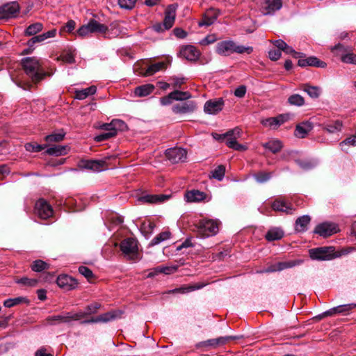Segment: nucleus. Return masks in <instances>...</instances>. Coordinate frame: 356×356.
Returning <instances> with one entry per match:
<instances>
[{
  "instance_id": "obj_1",
  "label": "nucleus",
  "mask_w": 356,
  "mask_h": 356,
  "mask_svg": "<svg viewBox=\"0 0 356 356\" xmlns=\"http://www.w3.org/2000/svg\"><path fill=\"white\" fill-rule=\"evenodd\" d=\"M22 66L25 74L34 84L39 83L47 75L42 67V60L36 57L24 58L22 60Z\"/></svg>"
},
{
  "instance_id": "obj_2",
  "label": "nucleus",
  "mask_w": 356,
  "mask_h": 356,
  "mask_svg": "<svg viewBox=\"0 0 356 356\" xmlns=\"http://www.w3.org/2000/svg\"><path fill=\"white\" fill-rule=\"evenodd\" d=\"M253 51L252 47L238 45L232 40L220 42L216 46V52L222 56H227L234 53L250 54Z\"/></svg>"
},
{
  "instance_id": "obj_3",
  "label": "nucleus",
  "mask_w": 356,
  "mask_h": 356,
  "mask_svg": "<svg viewBox=\"0 0 356 356\" xmlns=\"http://www.w3.org/2000/svg\"><path fill=\"white\" fill-rule=\"evenodd\" d=\"M101 128L106 132L101 134L95 138V140L97 142H102L115 136L118 131L126 129L127 125L124 121L115 119L110 123H105L102 124Z\"/></svg>"
},
{
  "instance_id": "obj_4",
  "label": "nucleus",
  "mask_w": 356,
  "mask_h": 356,
  "mask_svg": "<svg viewBox=\"0 0 356 356\" xmlns=\"http://www.w3.org/2000/svg\"><path fill=\"white\" fill-rule=\"evenodd\" d=\"M195 231L201 237H209L217 234L218 224L213 220H202L195 225Z\"/></svg>"
},
{
  "instance_id": "obj_5",
  "label": "nucleus",
  "mask_w": 356,
  "mask_h": 356,
  "mask_svg": "<svg viewBox=\"0 0 356 356\" xmlns=\"http://www.w3.org/2000/svg\"><path fill=\"white\" fill-rule=\"evenodd\" d=\"M242 135V130L238 127L230 129L227 131V136L225 138L226 145L236 151H245L248 147L244 145L239 144L237 139L241 138Z\"/></svg>"
},
{
  "instance_id": "obj_6",
  "label": "nucleus",
  "mask_w": 356,
  "mask_h": 356,
  "mask_svg": "<svg viewBox=\"0 0 356 356\" xmlns=\"http://www.w3.org/2000/svg\"><path fill=\"white\" fill-rule=\"evenodd\" d=\"M112 156H107L102 160H81L78 163V166L81 169L99 172L108 168L107 161Z\"/></svg>"
},
{
  "instance_id": "obj_7",
  "label": "nucleus",
  "mask_w": 356,
  "mask_h": 356,
  "mask_svg": "<svg viewBox=\"0 0 356 356\" xmlns=\"http://www.w3.org/2000/svg\"><path fill=\"white\" fill-rule=\"evenodd\" d=\"M309 256L314 260H330L335 257L334 248L330 246L313 248L309 250Z\"/></svg>"
},
{
  "instance_id": "obj_8",
  "label": "nucleus",
  "mask_w": 356,
  "mask_h": 356,
  "mask_svg": "<svg viewBox=\"0 0 356 356\" xmlns=\"http://www.w3.org/2000/svg\"><path fill=\"white\" fill-rule=\"evenodd\" d=\"M35 213L41 219L47 220L53 216L51 206L44 199H39L35 204Z\"/></svg>"
},
{
  "instance_id": "obj_9",
  "label": "nucleus",
  "mask_w": 356,
  "mask_h": 356,
  "mask_svg": "<svg viewBox=\"0 0 356 356\" xmlns=\"http://www.w3.org/2000/svg\"><path fill=\"white\" fill-rule=\"evenodd\" d=\"M283 0H264L260 10L264 15H273L282 8Z\"/></svg>"
},
{
  "instance_id": "obj_10",
  "label": "nucleus",
  "mask_w": 356,
  "mask_h": 356,
  "mask_svg": "<svg viewBox=\"0 0 356 356\" xmlns=\"http://www.w3.org/2000/svg\"><path fill=\"white\" fill-rule=\"evenodd\" d=\"M120 250L125 255L135 259L138 253L137 241L134 238H126L120 243Z\"/></svg>"
},
{
  "instance_id": "obj_11",
  "label": "nucleus",
  "mask_w": 356,
  "mask_h": 356,
  "mask_svg": "<svg viewBox=\"0 0 356 356\" xmlns=\"http://www.w3.org/2000/svg\"><path fill=\"white\" fill-rule=\"evenodd\" d=\"M165 156L171 163H177L185 161L187 152L183 148L174 147L167 149Z\"/></svg>"
},
{
  "instance_id": "obj_12",
  "label": "nucleus",
  "mask_w": 356,
  "mask_h": 356,
  "mask_svg": "<svg viewBox=\"0 0 356 356\" xmlns=\"http://www.w3.org/2000/svg\"><path fill=\"white\" fill-rule=\"evenodd\" d=\"M79 316L75 315L74 312H66L59 315L49 316L47 321L51 325L57 323H69L73 321H77Z\"/></svg>"
},
{
  "instance_id": "obj_13",
  "label": "nucleus",
  "mask_w": 356,
  "mask_h": 356,
  "mask_svg": "<svg viewBox=\"0 0 356 356\" xmlns=\"http://www.w3.org/2000/svg\"><path fill=\"white\" fill-rule=\"evenodd\" d=\"M301 263V260L280 261L268 266L266 270H264V272L273 273L276 271H282L284 269L291 268L296 266L300 265Z\"/></svg>"
},
{
  "instance_id": "obj_14",
  "label": "nucleus",
  "mask_w": 356,
  "mask_h": 356,
  "mask_svg": "<svg viewBox=\"0 0 356 356\" xmlns=\"http://www.w3.org/2000/svg\"><path fill=\"white\" fill-rule=\"evenodd\" d=\"M178 5L177 3H173L168 6L165 10V18L163 20V26L165 29H170L174 24L175 17H176V11L177 9Z\"/></svg>"
},
{
  "instance_id": "obj_15",
  "label": "nucleus",
  "mask_w": 356,
  "mask_h": 356,
  "mask_svg": "<svg viewBox=\"0 0 356 356\" xmlns=\"http://www.w3.org/2000/svg\"><path fill=\"white\" fill-rule=\"evenodd\" d=\"M339 231L337 226L334 223L323 222L318 225L314 232L323 237H327Z\"/></svg>"
},
{
  "instance_id": "obj_16",
  "label": "nucleus",
  "mask_w": 356,
  "mask_h": 356,
  "mask_svg": "<svg viewBox=\"0 0 356 356\" xmlns=\"http://www.w3.org/2000/svg\"><path fill=\"white\" fill-rule=\"evenodd\" d=\"M19 6L16 2L6 3L0 7V19H8L16 16Z\"/></svg>"
},
{
  "instance_id": "obj_17",
  "label": "nucleus",
  "mask_w": 356,
  "mask_h": 356,
  "mask_svg": "<svg viewBox=\"0 0 356 356\" xmlns=\"http://www.w3.org/2000/svg\"><path fill=\"white\" fill-rule=\"evenodd\" d=\"M56 283L59 287L67 291L74 289L78 285L77 281L67 275H59L57 277Z\"/></svg>"
},
{
  "instance_id": "obj_18",
  "label": "nucleus",
  "mask_w": 356,
  "mask_h": 356,
  "mask_svg": "<svg viewBox=\"0 0 356 356\" xmlns=\"http://www.w3.org/2000/svg\"><path fill=\"white\" fill-rule=\"evenodd\" d=\"M223 105L224 102L222 98L210 99L206 102L204 110L207 113L214 115L222 111Z\"/></svg>"
},
{
  "instance_id": "obj_19",
  "label": "nucleus",
  "mask_w": 356,
  "mask_h": 356,
  "mask_svg": "<svg viewBox=\"0 0 356 356\" xmlns=\"http://www.w3.org/2000/svg\"><path fill=\"white\" fill-rule=\"evenodd\" d=\"M298 60V65L300 67H305L307 66L316 67L321 68H325L327 66L325 62L319 60L316 56H309L307 58H300Z\"/></svg>"
},
{
  "instance_id": "obj_20",
  "label": "nucleus",
  "mask_w": 356,
  "mask_h": 356,
  "mask_svg": "<svg viewBox=\"0 0 356 356\" xmlns=\"http://www.w3.org/2000/svg\"><path fill=\"white\" fill-rule=\"evenodd\" d=\"M179 55L187 60L195 61L200 56V52L195 47L188 45L181 48Z\"/></svg>"
},
{
  "instance_id": "obj_21",
  "label": "nucleus",
  "mask_w": 356,
  "mask_h": 356,
  "mask_svg": "<svg viewBox=\"0 0 356 356\" xmlns=\"http://www.w3.org/2000/svg\"><path fill=\"white\" fill-rule=\"evenodd\" d=\"M272 209L275 211L292 214L296 209L287 202L282 200H275L272 204Z\"/></svg>"
},
{
  "instance_id": "obj_22",
  "label": "nucleus",
  "mask_w": 356,
  "mask_h": 356,
  "mask_svg": "<svg viewBox=\"0 0 356 356\" xmlns=\"http://www.w3.org/2000/svg\"><path fill=\"white\" fill-rule=\"evenodd\" d=\"M219 15V10L210 8L203 15L202 19L198 23L200 26H210L214 23Z\"/></svg>"
},
{
  "instance_id": "obj_23",
  "label": "nucleus",
  "mask_w": 356,
  "mask_h": 356,
  "mask_svg": "<svg viewBox=\"0 0 356 356\" xmlns=\"http://www.w3.org/2000/svg\"><path fill=\"white\" fill-rule=\"evenodd\" d=\"M356 307V304L351 303L347 305H339L332 308L326 312H325L323 315L324 316H332L334 314H348L350 311Z\"/></svg>"
},
{
  "instance_id": "obj_24",
  "label": "nucleus",
  "mask_w": 356,
  "mask_h": 356,
  "mask_svg": "<svg viewBox=\"0 0 356 356\" xmlns=\"http://www.w3.org/2000/svg\"><path fill=\"white\" fill-rule=\"evenodd\" d=\"M170 195L163 194L147 195L141 197L140 200L150 204L161 203L170 198Z\"/></svg>"
},
{
  "instance_id": "obj_25",
  "label": "nucleus",
  "mask_w": 356,
  "mask_h": 356,
  "mask_svg": "<svg viewBox=\"0 0 356 356\" xmlns=\"http://www.w3.org/2000/svg\"><path fill=\"white\" fill-rule=\"evenodd\" d=\"M101 307V305L98 302H93L86 307L84 311H80L75 313V315L79 316L77 321L83 318L88 316L96 314L98 309Z\"/></svg>"
},
{
  "instance_id": "obj_26",
  "label": "nucleus",
  "mask_w": 356,
  "mask_h": 356,
  "mask_svg": "<svg viewBox=\"0 0 356 356\" xmlns=\"http://www.w3.org/2000/svg\"><path fill=\"white\" fill-rule=\"evenodd\" d=\"M343 125L341 120L330 121L323 125V129L329 134H337L341 132Z\"/></svg>"
},
{
  "instance_id": "obj_27",
  "label": "nucleus",
  "mask_w": 356,
  "mask_h": 356,
  "mask_svg": "<svg viewBox=\"0 0 356 356\" xmlns=\"http://www.w3.org/2000/svg\"><path fill=\"white\" fill-rule=\"evenodd\" d=\"M172 109V111L177 114L191 113L195 109V104L193 102L177 104L175 105Z\"/></svg>"
},
{
  "instance_id": "obj_28",
  "label": "nucleus",
  "mask_w": 356,
  "mask_h": 356,
  "mask_svg": "<svg viewBox=\"0 0 356 356\" xmlns=\"http://www.w3.org/2000/svg\"><path fill=\"white\" fill-rule=\"evenodd\" d=\"M185 197L189 202H198L204 200L207 198V195L198 190H192L186 193Z\"/></svg>"
},
{
  "instance_id": "obj_29",
  "label": "nucleus",
  "mask_w": 356,
  "mask_h": 356,
  "mask_svg": "<svg viewBox=\"0 0 356 356\" xmlns=\"http://www.w3.org/2000/svg\"><path fill=\"white\" fill-rule=\"evenodd\" d=\"M311 221V218L308 215H304L296 219L295 222V229L298 232H304L307 229V226Z\"/></svg>"
},
{
  "instance_id": "obj_30",
  "label": "nucleus",
  "mask_w": 356,
  "mask_h": 356,
  "mask_svg": "<svg viewBox=\"0 0 356 356\" xmlns=\"http://www.w3.org/2000/svg\"><path fill=\"white\" fill-rule=\"evenodd\" d=\"M312 129V125L310 122H305L300 124H298L295 129V136L303 138L306 136L309 131Z\"/></svg>"
},
{
  "instance_id": "obj_31",
  "label": "nucleus",
  "mask_w": 356,
  "mask_h": 356,
  "mask_svg": "<svg viewBox=\"0 0 356 356\" xmlns=\"http://www.w3.org/2000/svg\"><path fill=\"white\" fill-rule=\"evenodd\" d=\"M154 89V86L150 83L136 87L134 89V95L136 97H146L151 94Z\"/></svg>"
},
{
  "instance_id": "obj_32",
  "label": "nucleus",
  "mask_w": 356,
  "mask_h": 356,
  "mask_svg": "<svg viewBox=\"0 0 356 356\" xmlns=\"http://www.w3.org/2000/svg\"><path fill=\"white\" fill-rule=\"evenodd\" d=\"M115 318V315L111 312L105 313L97 317H92V318L86 321H83L82 323H106L111 321Z\"/></svg>"
},
{
  "instance_id": "obj_33",
  "label": "nucleus",
  "mask_w": 356,
  "mask_h": 356,
  "mask_svg": "<svg viewBox=\"0 0 356 356\" xmlns=\"http://www.w3.org/2000/svg\"><path fill=\"white\" fill-rule=\"evenodd\" d=\"M88 25L89 26L90 31L91 33H106L108 31V27L103 24H100L95 19H91L88 23Z\"/></svg>"
},
{
  "instance_id": "obj_34",
  "label": "nucleus",
  "mask_w": 356,
  "mask_h": 356,
  "mask_svg": "<svg viewBox=\"0 0 356 356\" xmlns=\"http://www.w3.org/2000/svg\"><path fill=\"white\" fill-rule=\"evenodd\" d=\"M46 153L49 155L56 156L65 155L67 153V147L65 145H54L47 149Z\"/></svg>"
},
{
  "instance_id": "obj_35",
  "label": "nucleus",
  "mask_w": 356,
  "mask_h": 356,
  "mask_svg": "<svg viewBox=\"0 0 356 356\" xmlns=\"http://www.w3.org/2000/svg\"><path fill=\"white\" fill-rule=\"evenodd\" d=\"M97 91V88L95 86H92L87 88L76 90L75 97L78 99L82 100L88 97L89 95H94Z\"/></svg>"
},
{
  "instance_id": "obj_36",
  "label": "nucleus",
  "mask_w": 356,
  "mask_h": 356,
  "mask_svg": "<svg viewBox=\"0 0 356 356\" xmlns=\"http://www.w3.org/2000/svg\"><path fill=\"white\" fill-rule=\"evenodd\" d=\"M284 236L283 231L280 228H273L268 231L266 238L268 241L280 240Z\"/></svg>"
},
{
  "instance_id": "obj_37",
  "label": "nucleus",
  "mask_w": 356,
  "mask_h": 356,
  "mask_svg": "<svg viewBox=\"0 0 356 356\" xmlns=\"http://www.w3.org/2000/svg\"><path fill=\"white\" fill-rule=\"evenodd\" d=\"M165 67V63L163 62H159L157 63L152 64L149 65L147 69L145 70L144 72H142L143 76H149L154 74L156 72L161 70Z\"/></svg>"
},
{
  "instance_id": "obj_38",
  "label": "nucleus",
  "mask_w": 356,
  "mask_h": 356,
  "mask_svg": "<svg viewBox=\"0 0 356 356\" xmlns=\"http://www.w3.org/2000/svg\"><path fill=\"white\" fill-rule=\"evenodd\" d=\"M302 90L306 92L312 98H318L321 94V88L318 86H312L309 84H304Z\"/></svg>"
},
{
  "instance_id": "obj_39",
  "label": "nucleus",
  "mask_w": 356,
  "mask_h": 356,
  "mask_svg": "<svg viewBox=\"0 0 356 356\" xmlns=\"http://www.w3.org/2000/svg\"><path fill=\"white\" fill-rule=\"evenodd\" d=\"M225 173V167L223 165H220L211 172L209 177L216 179L218 181H222L224 178Z\"/></svg>"
},
{
  "instance_id": "obj_40",
  "label": "nucleus",
  "mask_w": 356,
  "mask_h": 356,
  "mask_svg": "<svg viewBox=\"0 0 356 356\" xmlns=\"http://www.w3.org/2000/svg\"><path fill=\"white\" fill-rule=\"evenodd\" d=\"M43 25L40 22H36L29 25L26 31L25 35L31 36L34 35L42 30Z\"/></svg>"
},
{
  "instance_id": "obj_41",
  "label": "nucleus",
  "mask_w": 356,
  "mask_h": 356,
  "mask_svg": "<svg viewBox=\"0 0 356 356\" xmlns=\"http://www.w3.org/2000/svg\"><path fill=\"white\" fill-rule=\"evenodd\" d=\"M263 146L265 148L268 149L273 153H277L280 152L282 147L281 142L278 140H271L266 143L263 145Z\"/></svg>"
},
{
  "instance_id": "obj_42",
  "label": "nucleus",
  "mask_w": 356,
  "mask_h": 356,
  "mask_svg": "<svg viewBox=\"0 0 356 356\" xmlns=\"http://www.w3.org/2000/svg\"><path fill=\"white\" fill-rule=\"evenodd\" d=\"M206 284H207L203 283V282L196 283V284H192V285H189V286H188L186 287H181V288H179V289H176L175 290V291L182 293H188V292H190V291H195V290H197V289H200L203 288L204 286H206Z\"/></svg>"
},
{
  "instance_id": "obj_43",
  "label": "nucleus",
  "mask_w": 356,
  "mask_h": 356,
  "mask_svg": "<svg viewBox=\"0 0 356 356\" xmlns=\"http://www.w3.org/2000/svg\"><path fill=\"white\" fill-rule=\"evenodd\" d=\"M171 236V233L169 231H165L157 236H156L150 242V245H156L162 241H164L168 238H170Z\"/></svg>"
},
{
  "instance_id": "obj_44",
  "label": "nucleus",
  "mask_w": 356,
  "mask_h": 356,
  "mask_svg": "<svg viewBox=\"0 0 356 356\" xmlns=\"http://www.w3.org/2000/svg\"><path fill=\"white\" fill-rule=\"evenodd\" d=\"M32 270L35 272H42L49 268V265L42 260L38 259L33 262L31 266Z\"/></svg>"
},
{
  "instance_id": "obj_45",
  "label": "nucleus",
  "mask_w": 356,
  "mask_h": 356,
  "mask_svg": "<svg viewBox=\"0 0 356 356\" xmlns=\"http://www.w3.org/2000/svg\"><path fill=\"white\" fill-rule=\"evenodd\" d=\"M28 300L24 297H17L15 298H10L7 299L4 301L3 305L6 307H12L13 306H15L17 305L23 303V302H28Z\"/></svg>"
},
{
  "instance_id": "obj_46",
  "label": "nucleus",
  "mask_w": 356,
  "mask_h": 356,
  "mask_svg": "<svg viewBox=\"0 0 356 356\" xmlns=\"http://www.w3.org/2000/svg\"><path fill=\"white\" fill-rule=\"evenodd\" d=\"M44 40H45L43 38L42 34L33 37L27 42V45L29 47V48L24 49L23 51V54L31 53L33 50V49H31V48L34 46L35 44L38 43V42H42Z\"/></svg>"
},
{
  "instance_id": "obj_47",
  "label": "nucleus",
  "mask_w": 356,
  "mask_h": 356,
  "mask_svg": "<svg viewBox=\"0 0 356 356\" xmlns=\"http://www.w3.org/2000/svg\"><path fill=\"white\" fill-rule=\"evenodd\" d=\"M173 99L175 101H183L191 98V95L188 92H183L179 90H175L171 92Z\"/></svg>"
},
{
  "instance_id": "obj_48",
  "label": "nucleus",
  "mask_w": 356,
  "mask_h": 356,
  "mask_svg": "<svg viewBox=\"0 0 356 356\" xmlns=\"http://www.w3.org/2000/svg\"><path fill=\"white\" fill-rule=\"evenodd\" d=\"M65 133L64 131H60L58 133H54L47 136L44 138L46 142L50 143L53 142H60L64 139Z\"/></svg>"
},
{
  "instance_id": "obj_49",
  "label": "nucleus",
  "mask_w": 356,
  "mask_h": 356,
  "mask_svg": "<svg viewBox=\"0 0 356 356\" xmlns=\"http://www.w3.org/2000/svg\"><path fill=\"white\" fill-rule=\"evenodd\" d=\"M288 103L293 106H301L305 104V99L300 95L294 94L288 98Z\"/></svg>"
},
{
  "instance_id": "obj_50",
  "label": "nucleus",
  "mask_w": 356,
  "mask_h": 356,
  "mask_svg": "<svg viewBox=\"0 0 356 356\" xmlns=\"http://www.w3.org/2000/svg\"><path fill=\"white\" fill-rule=\"evenodd\" d=\"M339 146L343 152L348 151L347 147L356 146V136H351L350 137L347 138L339 143Z\"/></svg>"
},
{
  "instance_id": "obj_51",
  "label": "nucleus",
  "mask_w": 356,
  "mask_h": 356,
  "mask_svg": "<svg viewBox=\"0 0 356 356\" xmlns=\"http://www.w3.org/2000/svg\"><path fill=\"white\" fill-rule=\"evenodd\" d=\"M254 177L259 183H264L269 180L271 177V173L264 171H260L254 175Z\"/></svg>"
},
{
  "instance_id": "obj_52",
  "label": "nucleus",
  "mask_w": 356,
  "mask_h": 356,
  "mask_svg": "<svg viewBox=\"0 0 356 356\" xmlns=\"http://www.w3.org/2000/svg\"><path fill=\"white\" fill-rule=\"evenodd\" d=\"M177 270V266H158L154 268L156 273H164V274H170L176 272Z\"/></svg>"
},
{
  "instance_id": "obj_53",
  "label": "nucleus",
  "mask_w": 356,
  "mask_h": 356,
  "mask_svg": "<svg viewBox=\"0 0 356 356\" xmlns=\"http://www.w3.org/2000/svg\"><path fill=\"white\" fill-rule=\"evenodd\" d=\"M16 283L28 286H35L38 282L36 279H30L26 277L17 280Z\"/></svg>"
},
{
  "instance_id": "obj_54",
  "label": "nucleus",
  "mask_w": 356,
  "mask_h": 356,
  "mask_svg": "<svg viewBox=\"0 0 356 356\" xmlns=\"http://www.w3.org/2000/svg\"><path fill=\"white\" fill-rule=\"evenodd\" d=\"M79 273L83 275L88 281H91L95 277L92 271L88 267L81 266L79 268Z\"/></svg>"
},
{
  "instance_id": "obj_55",
  "label": "nucleus",
  "mask_w": 356,
  "mask_h": 356,
  "mask_svg": "<svg viewBox=\"0 0 356 356\" xmlns=\"http://www.w3.org/2000/svg\"><path fill=\"white\" fill-rule=\"evenodd\" d=\"M25 149L26 151L31 152H38L41 150L44 149L46 146H43L41 145H38L37 143H28L25 145Z\"/></svg>"
},
{
  "instance_id": "obj_56",
  "label": "nucleus",
  "mask_w": 356,
  "mask_h": 356,
  "mask_svg": "<svg viewBox=\"0 0 356 356\" xmlns=\"http://www.w3.org/2000/svg\"><path fill=\"white\" fill-rule=\"evenodd\" d=\"M261 124L267 127H270L272 129H276L279 127V124L277 122V120L276 117L274 118H268L261 121Z\"/></svg>"
},
{
  "instance_id": "obj_57",
  "label": "nucleus",
  "mask_w": 356,
  "mask_h": 356,
  "mask_svg": "<svg viewBox=\"0 0 356 356\" xmlns=\"http://www.w3.org/2000/svg\"><path fill=\"white\" fill-rule=\"evenodd\" d=\"M238 339V337L234 336H229V337H220L216 339H214V342L216 343V348L218 346H223L226 344L229 341Z\"/></svg>"
},
{
  "instance_id": "obj_58",
  "label": "nucleus",
  "mask_w": 356,
  "mask_h": 356,
  "mask_svg": "<svg viewBox=\"0 0 356 356\" xmlns=\"http://www.w3.org/2000/svg\"><path fill=\"white\" fill-rule=\"evenodd\" d=\"M136 2V0H118L120 7L127 10L132 9L135 6Z\"/></svg>"
},
{
  "instance_id": "obj_59",
  "label": "nucleus",
  "mask_w": 356,
  "mask_h": 356,
  "mask_svg": "<svg viewBox=\"0 0 356 356\" xmlns=\"http://www.w3.org/2000/svg\"><path fill=\"white\" fill-rule=\"evenodd\" d=\"M169 81H171L170 85L175 88H180L181 85L185 83V79L177 76L170 77Z\"/></svg>"
},
{
  "instance_id": "obj_60",
  "label": "nucleus",
  "mask_w": 356,
  "mask_h": 356,
  "mask_svg": "<svg viewBox=\"0 0 356 356\" xmlns=\"http://www.w3.org/2000/svg\"><path fill=\"white\" fill-rule=\"evenodd\" d=\"M342 62L345 63L355 64L356 65V54L353 53L346 54L342 55L341 57Z\"/></svg>"
},
{
  "instance_id": "obj_61",
  "label": "nucleus",
  "mask_w": 356,
  "mask_h": 356,
  "mask_svg": "<svg viewBox=\"0 0 356 356\" xmlns=\"http://www.w3.org/2000/svg\"><path fill=\"white\" fill-rule=\"evenodd\" d=\"M197 348H207V347H211V348H216V343L214 342V339H208L207 341H201L199 343L197 344Z\"/></svg>"
},
{
  "instance_id": "obj_62",
  "label": "nucleus",
  "mask_w": 356,
  "mask_h": 356,
  "mask_svg": "<svg viewBox=\"0 0 356 356\" xmlns=\"http://www.w3.org/2000/svg\"><path fill=\"white\" fill-rule=\"evenodd\" d=\"M286 54L292 55L294 58H302L303 54L296 51L291 47L286 44V48L283 50Z\"/></svg>"
},
{
  "instance_id": "obj_63",
  "label": "nucleus",
  "mask_w": 356,
  "mask_h": 356,
  "mask_svg": "<svg viewBox=\"0 0 356 356\" xmlns=\"http://www.w3.org/2000/svg\"><path fill=\"white\" fill-rule=\"evenodd\" d=\"M282 53L278 49H271L268 52L269 58L271 60H277L281 57Z\"/></svg>"
},
{
  "instance_id": "obj_64",
  "label": "nucleus",
  "mask_w": 356,
  "mask_h": 356,
  "mask_svg": "<svg viewBox=\"0 0 356 356\" xmlns=\"http://www.w3.org/2000/svg\"><path fill=\"white\" fill-rule=\"evenodd\" d=\"M90 33H90V29H89V26H88V24H86V25L82 26L77 31V34L79 36H81V37H84V36L88 35Z\"/></svg>"
}]
</instances>
